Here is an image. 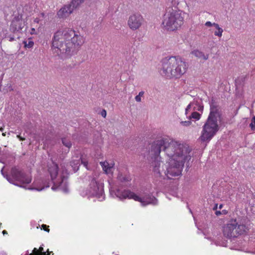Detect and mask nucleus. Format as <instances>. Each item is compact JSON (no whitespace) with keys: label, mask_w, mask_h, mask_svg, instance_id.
<instances>
[{"label":"nucleus","mask_w":255,"mask_h":255,"mask_svg":"<svg viewBox=\"0 0 255 255\" xmlns=\"http://www.w3.org/2000/svg\"><path fill=\"white\" fill-rule=\"evenodd\" d=\"M189 150L184 144L173 140L160 139L154 141L149 151L148 160L157 175L162 173L168 178L177 176L185 160H189Z\"/></svg>","instance_id":"f257e3e1"},{"label":"nucleus","mask_w":255,"mask_h":255,"mask_svg":"<svg viewBox=\"0 0 255 255\" xmlns=\"http://www.w3.org/2000/svg\"><path fill=\"white\" fill-rule=\"evenodd\" d=\"M85 38L72 29L58 31L54 35L52 50L62 58H67L76 53L84 43Z\"/></svg>","instance_id":"f03ea898"},{"label":"nucleus","mask_w":255,"mask_h":255,"mask_svg":"<svg viewBox=\"0 0 255 255\" xmlns=\"http://www.w3.org/2000/svg\"><path fill=\"white\" fill-rule=\"evenodd\" d=\"M3 168L1 170V173L6 178L7 180L9 183L27 189L26 185L31 182L32 178L31 175L25 174L16 167L11 168L9 175H5L3 173ZM49 187V182L46 181H44L41 179H36L34 181L32 184L30 185V187H28L27 189L41 191Z\"/></svg>","instance_id":"7ed1b4c3"},{"label":"nucleus","mask_w":255,"mask_h":255,"mask_svg":"<svg viewBox=\"0 0 255 255\" xmlns=\"http://www.w3.org/2000/svg\"><path fill=\"white\" fill-rule=\"evenodd\" d=\"M110 192L111 195L114 198H118L121 200L126 199H133L140 202L143 206L148 205H156L158 203L157 199L155 197L145 192L137 194L129 190H121L111 187Z\"/></svg>","instance_id":"20e7f679"},{"label":"nucleus","mask_w":255,"mask_h":255,"mask_svg":"<svg viewBox=\"0 0 255 255\" xmlns=\"http://www.w3.org/2000/svg\"><path fill=\"white\" fill-rule=\"evenodd\" d=\"M184 15V12L176 7H168L163 16L161 26L166 31H175L183 24Z\"/></svg>","instance_id":"39448f33"},{"label":"nucleus","mask_w":255,"mask_h":255,"mask_svg":"<svg viewBox=\"0 0 255 255\" xmlns=\"http://www.w3.org/2000/svg\"><path fill=\"white\" fill-rule=\"evenodd\" d=\"M186 63L179 57H165L162 60V73L168 78H178L186 71Z\"/></svg>","instance_id":"423d86ee"},{"label":"nucleus","mask_w":255,"mask_h":255,"mask_svg":"<svg viewBox=\"0 0 255 255\" xmlns=\"http://www.w3.org/2000/svg\"><path fill=\"white\" fill-rule=\"evenodd\" d=\"M221 121V113L217 107L211 105L210 113L203 127L200 138L202 141H209L219 130L218 122Z\"/></svg>","instance_id":"0eeeda50"},{"label":"nucleus","mask_w":255,"mask_h":255,"mask_svg":"<svg viewBox=\"0 0 255 255\" xmlns=\"http://www.w3.org/2000/svg\"><path fill=\"white\" fill-rule=\"evenodd\" d=\"M48 171L51 180L53 184L52 189L53 190L58 189L64 192H67L68 191L67 182L68 175L67 170H65L62 165L60 169L57 164L52 162L48 166Z\"/></svg>","instance_id":"6e6552de"},{"label":"nucleus","mask_w":255,"mask_h":255,"mask_svg":"<svg viewBox=\"0 0 255 255\" xmlns=\"http://www.w3.org/2000/svg\"><path fill=\"white\" fill-rule=\"evenodd\" d=\"M81 195L88 198L96 197L99 201L104 200L103 185L97 179L92 178L88 187L81 192Z\"/></svg>","instance_id":"1a4fd4ad"},{"label":"nucleus","mask_w":255,"mask_h":255,"mask_svg":"<svg viewBox=\"0 0 255 255\" xmlns=\"http://www.w3.org/2000/svg\"><path fill=\"white\" fill-rule=\"evenodd\" d=\"M203 110V106L200 105L197 100H194L191 102L185 109V114L187 116L188 113L192 112L191 115L187 117L189 120L193 119L195 120H199L200 119L201 115L196 112V111H202Z\"/></svg>","instance_id":"9d476101"},{"label":"nucleus","mask_w":255,"mask_h":255,"mask_svg":"<svg viewBox=\"0 0 255 255\" xmlns=\"http://www.w3.org/2000/svg\"><path fill=\"white\" fill-rule=\"evenodd\" d=\"M81 3V0H72L70 4L64 5L59 9L57 12L58 16L61 18H66Z\"/></svg>","instance_id":"9b49d317"},{"label":"nucleus","mask_w":255,"mask_h":255,"mask_svg":"<svg viewBox=\"0 0 255 255\" xmlns=\"http://www.w3.org/2000/svg\"><path fill=\"white\" fill-rule=\"evenodd\" d=\"M144 19L140 14L133 13L129 16L128 25L131 29L135 30L142 25Z\"/></svg>","instance_id":"f8f14e48"},{"label":"nucleus","mask_w":255,"mask_h":255,"mask_svg":"<svg viewBox=\"0 0 255 255\" xmlns=\"http://www.w3.org/2000/svg\"><path fill=\"white\" fill-rule=\"evenodd\" d=\"M80 161L83 165L87 168H88V162L82 158L79 151H77L74 155L72 157L70 161V166L72 168L73 172H75L79 169Z\"/></svg>","instance_id":"ddd939ff"},{"label":"nucleus","mask_w":255,"mask_h":255,"mask_svg":"<svg viewBox=\"0 0 255 255\" xmlns=\"http://www.w3.org/2000/svg\"><path fill=\"white\" fill-rule=\"evenodd\" d=\"M44 17V13H41L37 17L34 18L31 23V27L29 31L30 34H38L39 33L41 26L42 25L41 21L43 20Z\"/></svg>","instance_id":"4468645a"},{"label":"nucleus","mask_w":255,"mask_h":255,"mask_svg":"<svg viewBox=\"0 0 255 255\" xmlns=\"http://www.w3.org/2000/svg\"><path fill=\"white\" fill-rule=\"evenodd\" d=\"M236 222L232 221L225 225L223 228V234L227 238H231L237 237V231L236 230Z\"/></svg>","instance_id":"2eb2a0df"},{"label":"nucleus","mask_w":255,"mask_h":255,"mask_svg":"<svg viewBox=\"0 0 255 255\" xmlns=\"http://www.w3.org/2000/svg\"><path fill=\"white\" fill-rule=\"evenodd\" d=\"M25 23L21 16L15 17L10 25V30L13 32L21 30L25 26Z\"/></svg>","instance_id":"dca6fc26"},{"label":"nucleus","mask_w":255,"mask_h":255,"mask_svg":"<svg viewBox=\"0 0 255 255\" xmlns=\"http://www.w3.org/2000/svg\"><path fill=\"white\" fill-rule=\"evenodd\" d=\"M205 25L208 27H214L215 30L211 28L210 29V31H213L214 34L215 36L219 37H221L223 35V29L220 25L217 23H212L211 21H206L205 23Z\"/></svg>","instance_id":"f3484780"},{"label":"nucleus","mask_w":255,"mask_h":255,"mask_svg":"<svg viewBox=\"0 0 255 255\" xmlns=\"http://www.w3.org/2000/svg\"><path fill=\"white\" fill-rule=\"evenodd\" d=\"M100 165L106 174H109L113 173V170L115 165V163L113 161L108 162L105 161L104 162H101Z\"/></svg>","instance_id":"a211bd4d"},{"label":"nucleus","mask_w":255,"mask_h":255,"mask_svg":"<svg viewBox=\"0 0 255 255\" xmlns=\"http://www.w3.org/2000/svg\"><path fill=\"white\" fill-rule=\"evenodd\" d=\"M47 254L46 252H44L43 248L42 247H40L38 249L36 248H34L32 251V253L30 254L29 255H51L52 252H49L48 251Z\"/></svg>","instance_id":"6ab92c4d"},{"label":"nucleus","mask_w":255,"mask_h":255,"mask_svg":"<svg viewBox=\"0 0 255 255\" xmlns=\"http://www.w3.org/2000/svg\"><path fill=\"white\" fill-rule=\"evenodd\" d=\"M192 54L195 57L204 60H207L209 57L208 54L205 55L203 52L200 51L198 50H195L193 51L192 52Z\"/></svg>","instance_id":"aec40b11"},{"label":"nucleus","mask_w":255,"mask_h":255,"mask_svg":"<svg viewBox=\"0 0 255 255\" xmlns=\"http://www.w3.org/2000/svg\"><path fill=\"white\" fill-rule=\"evenodd\" d=\"M236 230L237 231V236L239 235L243 234L246 231V227L243 225H239L237 226L236 223Z\"/></svg>","instance_id":"412c9836"},{"label":"nucleus","mask_w":255,"mask_h":255,"mask_svg":"<svg viewBox=\"0 0 255 255\" xmlns=\"http://www.w3.org/2000/svg\"><path fill=\"white\" fill-rule=\"evenodd\" d=\"M118 179L121 182H127L130 180V177L128 175H123L119 173L118 175Z\"/></svg>","instance_id":"4be33fe9"},{"label":"nucleus","mask_w":255,"mask_h":255,"mask_svg":"<svg viewBox=\"0 0 255 255\" xmlns=\"http://www.w3.org/2000/svg\"><path fill=\"white\" fill-rule=\"evenodd\" d=\"M62 141L63 145L66 147H68V148H70L71 147L72 143L68 139L66 138H62Z\"/></svg>","instance_id":"5701e85b"},{"label":"nucleus","mask_w":255,"mask_h":255,"mask_svg":"<svg viewBox=\"0 0 255 255\" xmlns=\"http://www.w3.org/2000/svg\"><path fill=\"white\" fill-rule=\"evenodd\" d=\"M186 6L189 8L194 6L196 2V0H185Z\"/></svg>","instance_id":"b1692460"},{"label":"nucleus","mask_w":255,"mask_h":255,"mask_svg":"<svg viewBox=\"0 0 255 255\" xmlns=\"http://www.w3.org/2000/svg\"><path fill=\"white\" fill-rule=\"evenodd\" d=\"M144 92L140 91L138 94L135 97V100L137 102H140L141 101V98L143 96Z\"/></svg>","instance_id":"393cba45"},{"label":"nucleus","mask_w":255,"mask_h":255,"mask_svg":"<svg viewBox=\"0 0 255 255\" xmlns=\"http://www.w3.org/2000/svg\"><path fill=\"white\" fill-rule=\"evenodd\" d=\"M24 46L26 48H31L33 45L34 42L32 41L29 40L28 42L26 41H24Z\"/></svg>","instance_id":"a878e982"},{"label":"nucleus","mask_w":255,"mask_h":255,"mask_svg":"<svg viewBox=\"0 0 255 255\" xmlns=\"http://www.w3.org/2000/svg\"><path fill=\"white\" fill-rule=\"evenodd\" d=\"M250 127L253 130L255 129V117L252 118L251 123L250 124Z\"/></svg>","instance_id":"bb28decb"},{"label":"nucleus","mask_w":255,"mask_h":255,"mask_svg":"<svg viewBox=\"0 0 255 255\" xmlns=\"http://www.w3.org/2000/svg\"><path fill=\"white\" fill-rule=\"evenodd\" d=\"M180 124L182 126H184V127H189V126L191 125V122L189 121H181L180 123Z\"/></svg>","instance_id":"cd10ccee"},{"label":"nucleus","mask_w":255,"mask_h":255,"mask_svg":"<svg viewBox=\"0 0 255 255\" xmlns=\"http://www.w3.org/2000/svg\"><path fill=\"white\" fill-rule=\"evenodd\" d=\"M41 229L45 230V231L47 232H49V229H47V227L46 225H44L43 224L42 226H41Z\"/></svg>","instance_id":"c85d7f7f"},{"label":"nucleus","mask_w":255,"mask_h":255,"mask_svg":"<svg viewBox=\"0 0 255 255\" xmlns=\"http://www.w3.org/2000/svg\"><path fill=\"white\" fill-rule=\"evenodd\" d=\"M216 244L217 245H219V246H224L226 245V243L225 242H223L222 243H220L217 241H216L215 242Z\"/></svg>","instance_id":"c756f323"},{"label":"nucleus","mask_w":255,"mask_h":255,"mask_svg":"<svg viewBox=\"0 0 255 255\" xmlns=\"http://www.w3.org/2000/svg\"><path fill=\"white\" fill-rule=\"evenodd\" d=\"M17 137L20 140H24L25 138L21 137L19 134L17 135Z\"/></svg>","instance_id":"7c9ffc66"},{"label":"nucleus","mask_w":255,"mask_h":255,"mask_svg":"<svg viewBox=\"0 0 255 255\" xmlns=\"http://www.w3.org/2000/svg\"><path fill=\"white\" fill-rule=\"evenodd\" d=\"M102 116L104 117H105L106 116V111L104 110L102 112Z\"/></svg>","instance_id":"2f4dec72"},{"label":"nucleus","mask_w":255,"mask_h":255,"mask_svg":"<svg viewBox=\"0 0 255 255\" xmlns=\"http://www.w3.org/2000/svg\"><path fill=\"white\" fill-rule=\"evenodd\" d=\"M215 213H216V215L217 216H218L221 214L220 211H216Z\"/></svg>","instance_id":"473e14b6"},{"label":"nucleus","mask_w":255,"mask_h":255,"mask_svg":"<svg viewBox=\"0 0 255 255\" xmlns=\"http://www.w3.org/2000/svg\"><path fill=\"white\" fill-rule=\"evenodd\" d=\"M2 234H3V235H4V234H7V232H6V231L4 230V231H2Z\"/></svg>","instance_id":"72a5a7b5"},{"label":"nucleus","mask_w":255,"mask_h":255,"mask_svg":"<svg viewBox=\"0 0 255 255\" xmlns=\"http://www.w3.org/2000/svg\"><path fill=\"white\" fill-rule=\"evenodd\" d=\"M217 209V204H216L214 207V210H216Z\"/></svg>","instance_id":"f704fd0d"},{"label":"nucleus","mask_w":255,"mask_h":255,"mask_svg":"<svg viewBox=\"0 0 255 255\" xmlns=\"http://www.w3.org/2000/svg\"><path fill=\"white\" fill-rule=\"evenodd\" d=\"M222 207H223V205L221 204V205H220L219 208L221 209L222 208Z\"/></svg>","instance_id":"c9c22d12"},{"label":"nucleus","mask_w":255,"mask_h":255,"mask_svg":"<svg viewBox=\"0 0 255 255\" xmlns=\"http://www.w3.org/2000/svg\"><path fill=\"white\" fill-rule=\"evenodd\" d=\"M2 136H5V135H6V133H5V132H3V133H2Z\"/></svg>","instance_id":"e433bc0d"},{"label":"nucleus","mask_w":255,"mask_h":255,"mask_svg":"<svg viewBox=\"0 0 255 255\" xmlns=\"http://www.w3.org/2000/svg\"><path fill=\"white\" fill-rule=\"evenodd\" d=\"M3 130V128H0V130L2 131Z\"/></svg>","instance_id":"4c0bfd02"},{"label":"nucleus","mask_w":255,"mask_h":255,"mask_svg":"<svg viewBox=\"0 0 255 255\" xmlns=\"http://www.w3.org/2000/svg\"><path fill=\"white\" fill-rule=\"evenodd\" d=\"M83 1V0H81V2Z\"/></svg>","instance_id":"58836bf2"}]
</instances>
